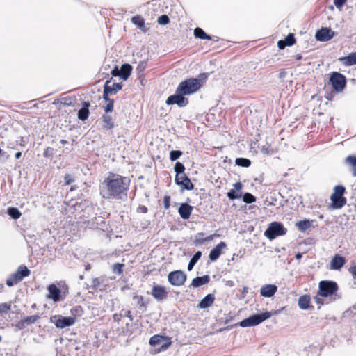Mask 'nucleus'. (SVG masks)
I'll return each instance as SVG.
<instances>
[{
  "instance_id": "60",
  "label": "nucleus",
  "mask_w": 356,
  "mask_h": 356,
  "mask_svg": "<svg viewBox=\"0 0 356 356\" xmlns=\"http://www.w3.org/2000/svg\"><path fill=\"white\" fill-rule=\"evenodd\" d=\"M277 47L280 49H284L286 47H288L287 44H286V43L284 42V40H279L278 42H277Z\"/></svg>"
},
{
  "instance_id": "30",
  "label": "nucleus",
  "mask_w": 356,
  "mask_h": 356,
  "mask_svg": "<svg viewBox=\"0 0 356 356\" xmlns=\"http://www.w3.org/2000/svg\"><path fill=\"white\" fill-rule=\"evenodd\" d=\"M104 279L102 277H96L92 280L91 288L93 290H103L106 285L103 284Z\"/></svg>"
},
{
  "instance_id": "56",
  "label": "nucleus",
  "mask_w": 356,
  "mask_h": 356,
  "mask_svg": "<svg viewBox=\"0 0 356 356\" xmlns=\"http://www.w3.org/2000/svg\"><path fill=\"white\" fill-rule=\"evenodd\" d=\"M64 181L66 185H70L74 181V179L70 175L66 174L64 177Z\"/></svg>"
},
{
  "instance_id": "19",
  "label": "nucleus",
  "mask_w": 356,
  "mask_h": 356,
  "mask_svg": "<svg viewBox=\"0 0 356 356\" xmlns=\"http://www.w3.org/2000/svg\"><path fill=\"white\" fill-rule=\"evenodd\" d=\"M133 300L136 302L138 309L141 313L146 311L147 305L149 304V300H145L143 296L137 294L133 296Z\"/></svg>"
},
{
  "instance_id": "23",
  "label": "nucleus",
  "mask_w": 356,
  "mask_h": 356,
  "mask_svg": "<svg viewBox=\"0 0 356 356\" xmlns=\"http://www.w3.org/2000/svg\"><path fill=\"white\" fill-rule=\"evenodd\" d=\"M209 281L210 277L208 275H205L202 277H197L193 279L191 286L194 288H197L209 283Z\"/></svg>"
},
{
  "instance_id": "44",
  "label": "nucleus",
  "mask_w": 356,
  "mask_h": 356,
  "mask_svg": "<svg viewBox=\"0 0 356 356\" xmlns=\"http://www.w3.org/2000/svg\"><path fill=\"white\" fill-rule=\"evenodd\" d=\"M243 201L247 204L253 203L256 201V197L250 193H245L243 195Z\"/></svg>"
},
{
  "instance_id": "40",
  "label": "nucleus",
  "mask_w": 356,
  "mask_h": 356,
  "mask_svg": "<svg viewBox=\"0 0 356 356\" xmlns=\"http://www.w3.org/2000/svg\"><path fill=\"white\" fill-rule=\"evenodd\" d=\"M8 214L15 220L19 218L21 212L15 207H9L7 211Z\"/></svg>"
},
{
  "instance_id": "43",
  "label": "nucleus",
  "mask_w": 356,
  "mask_h": 356,
  "mask_svg": "<svg viewBox=\"0 0 356 356\" xmlns=\"http://www.w3.org/2000/svg\"><path fill=\"white\" fill-rule=\"evenodd\" d=\"M261 152L264 154H266V155H272L275 152L274 149L271 147L270 145L268 143H266V145H264L261 147Z\"/></svg>"
},
{
  "instance_id": "18",
  "label": "nucleus",
  "mask_w": 356,
  "mask_h": 356,
  "mask_svg": "<svg viewBox=\"0 0 356 356\" xmlns=\"http://www.w3.org/2000/svg\"><path fill=\"white\" fill-rule=\"evenodd\" d=\"M346 263V259L343 257L336 254L331 260L330 268L332 270H340Z\"/></svg>"
},
{
  "instance_id": "1",
  "label": "nucleus",
  "mask_w": 356,
  "mask_h": 356,
  "mask_svg": "<svg viewBox=\"0 0 356 356\" xmlns=\"http://www.w3.org/2000/svg\"><path fill=\"white\" fill-rule=\"evenodd\" d=\"M130 186V180L118 174L109 173L99 186L102 198L108 200L126 201Z\"/></svg>"
},
{
  "instance_id": "8",
  "label": "nucleus",
  "mask_w": 356,
  "mask_h": 356,
  "mask_svg": "<svg viewBox=\"0 0 356 356\" xmlns=\"http://www.w3.org/2000/svg\"><path fill=\"white\" fill-rule=\"evenodd\" d=\"M50 322L54 323L57 328L63 329L73 325L76 322V318L74 316L54 315L50 318Z\"/></svg>"
},
{
  "instance_id": "36",
  "label": "nucleus",
  "mask_w": 356,
  "mask_h": 356,
  "mask_svg": "<svg viewBox=\"0 0 356 356\" xmlns=\"http://www.w3.org/2000/svg\"><path fill=\"white\" fill-rule=\"evenodd\" d=\"M166 338L161 335L155 334L152 336L149 339V344L152 346H156L160 345L163 341H164Z\"/></svg>"
},
{
  "instance_id": "7",
  "label": "nucleus",
  "mask_w": 356,
  "mask_h": 356,
  "mask_svg": "<svg viewBox=\"0 0 356 356\" xmlns=\"http://www.w3.org/2000/svg\"><path fill=\"white\" fill-rule=\"evenodd\" d=\"M286 233V229L281 222H273L269 224L268 228L264 232V235L270 240H273L276 237L283 236Z\"/></svg>"
},
{
  "instance_id": "37",
  "label": "nucleus",
  "mask_w": 356,
  "mask_h": 356,
  "mask_svg": "<svg viewBox=\"0 0 356 356\" xmlns=\"http://www.w3.org/2000/svg\"><path fill=\"white\" fill-rule=\"evenodd\" d=\"M131 22L133 24L136 25L140 29H141V30L144 29L145 20L141 16H140V15L134 16L131 18Z\"/></svg>"
},
{
  "instance_id": "31",
  "label": "nucleus",
  "mask_w": 356,
  "mask_h": 356,
  "mask_svg": "<svg viewBox=\"0 0 356 356\" xmlns=\"http://www.w3.org/2000/svg\"><path fill=\"white\" fill-rule=\"evenodd\" d=\"M22 279L19 277V275L15 272L11 274L8 278L6 280V284L8 286H13L19 282H21Z\"/></svg>"
},
{
  "instance_id": "59",
  "label": "nucleus",
  "mask_w": 356,
  "mask_h": 356,
  "mask_svg": "<svg viewBox=\"0 0 356 356\" xmlns=\"http://www.w3.org/2000/svg\"><path fill=\"white\" fill-rule=\"evenodd\" d=\"M120 69H118V67L116 66L115 67L112 71H111V74L113 75V76H120Z\"/></svg>"
},
{
  "instance_id": "25",
  "label": "nucleus",
  "mask_w": 356,
  "mask_h": 356,
  "mask_svg": "<svg viewBox=\"0 0 356 356\" xmlns=\"http://www.w3.org/2000/svg\"><path fill=\"white\" fill-rule=\"evenodd\" d=\"M214 296L213 294H207L199 303L197 307L201 309L209 307L214 301Z\"/></svg>"
},
{
  "instance_id": "5",
  "label": "nucleus",
  "mask_w": 356,
  "mask_h": 356,
  "mask_svg": "<svg viewBox=\"0 0 356 356\" xmlns=\"http://www.w3.org/2000/svg\"><path fill=\"white\" fill-rule=\"evenodd\" d=\"M271 316L272 313L270 312L255 314L241 321L239 325L243 327L255 326L268 319Z\"/></svg>"
},
{
  "instance_id": "21",
  "label": "nucleus",
  "mask_w": 356,
  "mask_h": 356,
  "mask_svg": "<svg viewBox=\"0 0 356 356\" xmlns=\"http://www.w3.org/2000/svg\"><path fill=\"white\" fill-rule=\"evenodd\" d=\"M90 106V104L88 102H83V106L78 111V118L81 121H85L88 119L90 111L89 108Z\"/></svg>"
},
{
  "instance_id": "63",
  "label": "nucleus",
  "mask_w": 356,
  "mask_h": 356,
  "mask_svg": "<svg viewBox=\"0 0 356 356\" xmlns=\"http://www.w3.org/2000/svg\"><path fill=\"white\" fill-rule=\"evenodd\" d=\"M349 271L353 277H356V265L351 266Z\"/></svg>"
},
{
  "instance_id": "12",
  "label": "nucleus",
  "mask_w": 356,
  "mask_h": 356,
  "mask_svg": "<svg viewBox=\"0 0 356 356\" xmlns=\"http://www.w3.org/2000/svg\"><path fill=\"white\" fill-rule=\"evenodd\" d=\"M168 292L165 287L160 285H154L151 295L158 302H162L168 298Z\"/></svg>"
},
{
  "instance_id": "53",
  "label": "nucleus",
  "mask_w": 356,
  "mask_h": 356,
  "mask_svg": "<svg viewBox=\"0 0 356 356\" xmlns=\"http://www.w3.org/2000/svg\"><path fill=\"white\" fill-rule=\"evenodd\" d=\"M157 22L161 25H166L170 22V18L167 15H162L159 17Z\"/></svg>"
},
{
  "instance_id": "13",
  "label": "nucleus",
  "mask_w": 356,
  "mask_h": 356,
  "mask_svg": "<svg viewBox=\"0 0 356 356\" xmlns=\"http://www.w3.org/2000/svg\"><path fill=\"white\" fill-rule=\"evenodd\" d=\"M175 181L176 184L180 186L184 190L191 191L194 188V185L185 173L176 176Z\"/></svg>"
},
{
  "instance_id": "41",
  "label": "nucleus",
  "mask_w": 356,
  "mask_h": 356,
  "mask_svg": "<svg viewBox=\"0 0 356 356\" xmlns=\"http://www.w3.org/2000/svg\"><path fill=\"white\" fill-rule=\"evenodd\" d=\"M236 165L248 168L251 165V161L246 158H237L235 161Z\"/></svg>"
},
{
  "instance_id": "6",
  "label": "nucleus",
  "mask_w": 356,
  "mask_h": 356,
  "mask_svg": "<svg viewBox=\"0 0 356 356\" xmlns=\"http://www.w3.org/2000/svg\"><path fill=\"white\" fill-rule=\"evenodd\" d=\"M329 83L337 92H342L346 86V77L338 72H332L330 74Z\"/></svg>"
},
{
  "instance_id": "27",
  "label": "nucleus",
  "mask_w": 356,
  "mask_h": 356,
  "mask_svg": "<svg viewBox=\"0 0 356 356\" xmlns=\"http://www.w3.org/2000/svg\"><path fill=\"white\" fill-rule=\"evenodd\" d=\"M132 71V66L130 64L124 63L120 67V78L127 80Z\"/></svg>"
},
{
  "instance_id": "22",
  "label": "nucleus",
  "mask_w": 356,
  "mask_h": 356,
  "mask_svg": "<svg viewBox=\"0 0 356 356\" xmlns=\"http://www.w3.org/2000/svg\"><path fill=\"white\" fill-rule=\"evenodd\" d=\"M330 200L334 209H341L346 204V199L344 197L331 195Z\"/></svg>"
},
{
  "instance_id": "28",
  "label": "nucleus",
  "mask_w": 356,
  "mask_h": 356,
  "mask_svg": "<svg viewBox=\"0 0 356 356\" xmlns=\"http://www.w3.org/2000/svg\"><path fill=\"white\" fill-rule=\"evenodd\" d=\"M213 238V235H210V236L206 237L205 234L201 232V233H198L195 235V240H194L193 243L195 245H198L203 244L205 241H211Z\"/></svg>"
},
{
  "instance_id": "47",
  "label": "nucleus",
  "mask_w": 356,
  "mask_h": 356,
  "mask_svg": "<svg viewBox=\"0 0 356 356\" xmlns=\"http://www.w3.org/2000/svg\"><path fill=\"white\" fill-rule=\"evenodd\" d=\"M227 195L229 197V199L232 200H236V199H239V198L241 197V194L238 191H236L233 190V189L230 190L227 193Z\"/></svg>"
},
{
  "instance_id": "2",
  "label": "nucleus",
  "mask_w": 356,
  "mask_h": 356,
  "mask_svg": "<svg viewBox=\"0 0 356 356\" xmlns=\"http://www.w3.org/2000/svg\"><path fill=\"white\" fill-rule=\"evenodd\" d=\"M208 77L206 73H202L198 78H190L181 82L177 88V92L189 95L196 92Z\"/></svg>"
},
{
  "instance_id": "14",
  "label": "nucleus",
  "mask_w": 356,
  "mask_h": 356,
  "mask_svg": "<svg viewBox=\"0 0 356 356\" xmlns=\"http://www.w3.org/2000/svg\"><path fill=\"white\" fill-rule=\"evenodd\" d=\"M47 290L49 292L47 296L48 298L52 300L55 302H57L60 300L61 291L55 284H51L49 285Z\"/></svg>"
},
{
  "instance_id": "3",
  "label": "nucleus",
  "mask_w": 356,
  "mask_h": 356,
  "mask_svg": "<svg viewBox=\"0 0 356 356\" xmlns=\"http://www.w3.org/2000/svg\"><path fill=\"white\" fill-rule=\"evenodd\" d=\"M111 83V80H108L105 82L104 86L103 99L105 101H109V103L106 104V106L104 107L105 113H111L113 110L114 101L113 99L109 98V95H112L113 93L115 94L122 88V82L113 83L112 85H110Z\"/></svg>"
},
{
  "instance_id": "58",
  "label": "nucleus",
  "mask_w": 356,
  "mask_h": 356,
  "mask_svg": "<svg viewBox=\"0 0 356 356\" xmlns=\"http://www.w3.org/2000/svg\"><path fill=\"white\" fill-rule=\"evenodd\" d=\"M26 323L24 322V319H21L19 321H18L16 324V327L18 329V330H23L26 327Z\"/></svg>"
},
{
  "instance_id": "64",
  "label": "nucleus",
  "mask_w": 356,
  "mask_h": 356,
  "mask_svg": "<svg viewBox=\"0 0 356 356\" xmlns=\"http://www.w3.org/2000/svg\"><path fill=\"white\" fill-rule=\"evenodd\" d=\"M125 316L128 317L131 321L134 320V318L131 315V311L128 310L125 312Z\"/></svg>"
},
{
  "instance_id": "26",
  "label": "nucleus",
  "mask_w": 356,
  "mask_h": 356,
  "mask_svg": "<svg viewBox=\"0 0 356 356\" xmlns=\"http://www.w3.org/2000/svg\"><path fill=\"white\" fill-rule=\"evenodd\" d=\"M311 298L309 295H302L300 296L298 302V307L303 309L306 310L309 308Z\"/></svg>"
},
{
  "instance_id": "34",
  "label": "nucleus",
  "mask_w": 356,
  "mask_h": 356,
  "mask_svg": "<svg viewBox=\"0 0 356 356\" xmlns=\"http://www.w3.org/2000/svg\"><path fill=\"white\" fill-rule=\"evenodd\" d=\"M296 226L298 230L305 232L312 227V222L309 220H300L296 222Z\"/></svg>"
},
{
  "instance_id": "20",
  "label": "nucleus",
  "mask_w": 356,
  "mask_h": 356,
  "mask_svg": "<svg viewBox=\"0 0 356 356\" xmlns=\"http://www.w3.org/2000/svg\"><path fill=\"white\" fill-rule=\"evenodd\" d=\"M339 61L344 66L356 65V51L352 52L346 56L339 58Z\"/></svg>"
},
{
  "instance_id": "45",
  "label": "nucleus",
  "mask_w": 356,
  "mask_h": 356,
  "mask_svg": "<svg viewBox=\"0 0 356 356\" xmlns=\"http://www.w3.org/2000/svg\"><path fill=\"white\" fill-rule=\"evenodd\" d=\"M40 318V316L39 315H33L27 316L23 319L24 320V322L26 323V325H29L35 323Z\"/></svg>"
},
{
  "instance_id": "32",
  "label": "nucleus",
  "mask_w": 356,
  "mask_h": 356,
  "mask_svg": "<svg viewBox=\"0 0 356 356\" xmlns=\"http://www.w3.org/2000/svg\"><path fill=\"white\" fill-rule=\"evenodd\" d=\"M346 163L351 166V172L353 176H356V156L350 155L346 159Z\"/></svg>"
},
{
  "instance_id": "24",
  "label": "nucleus",
  "mask_w": 356,
  "mask_h": 356,
  "mask_svg": "<svg viewBox=\"0 0 356 356\" xmlns=\"http://www.w3.org/2000/svg\"><path fill=\"white\" fill-rule=\"evenodd\" d=\"M108 113H106L102 117V128L106 130H111L114 127V122L111 115H108Z\"/></svg>"
},
{
  "instance_id": "52",
  "label": "nucleus",
  "mask_w": 356,
  "mask_h": 356,
  "mask_svg": "<svg viewBox=\"0 0 356 356\" xmlns=\"http://www.w3.org/2000/svg\"><path fill=\"white\" fill-rule=\"evenodd\" d=\"M83 310L81 306H76L71 309V313L75 317L76 316H81L83 314Z\"/></svg>"
},
{
  "instance_id": "29",
  "label": "nucleus",
  "mask_w": 356,
  "mask_h": 356,
  "mask_svg": "<svg viewBox=\"0 0 356 356\" xmlns=\"http://www.w3.org/2000/svg\"><path fill=\"white\" fill-rule=\"evenodd\" d=\"M194 36L202 40H211V36L208 35L202 29L197 27L194 29Z\"/></svg>"
},
{
  "instance_id": "9",
  "label": "nucleus",
  "mask_w": 356,
  "mask_h": 356,
  "mask_svg": "<svg viewBox=\"0 0 356 356\" xmlns=\"http://www.w3.org/2000/svg\"><path fill=\"white\" fill-rule=\"evenodd\" d=\"M168 282L175 286H181L186 280V274L180 270L170 272L168 275Z\"/></svg>"
},
{
  "instance_id": "57",
  "label": "nucleus",
  "mask_w": 356,
  "mask_h": 356,
  "mask_svg": "<svg viewBox=\"0 0 356 356\" xmlns=\"http://www.w3.org/2000/svg\"><path fill=\"white\" fill-rule=\"evenodd\" d=\"M346 1L347 0H334V4L337 8L340 9Z\"/></svg>"
},
{
  "instance_id": "16",
  "label": "nucleus",
  "mask_w": 356,
  "mask_h": 356,
  "mask_svg": "<svg viewBox=\"0 0 356 356\" xmlns=\"http://www.w3.org/2000/svg\"><path fill=\"white\" fill-rule=\"evenodd\" d=\"M277 291V287L275 284H266L261 286L260 294L265 298H270L275 295Z\"/></svg>"
},
{
  "instance_id": "33",
  "label": "nucleus",
  "mask_w": 356,
  "mask_h": 356,
  "mask_svg": "<svg viewBox=\"0 0 356 356\" xmlns=\"http://www.w3.org/2000/svg\"><path fill=\"white\" fill-rule=\"evenodd\" d=\"M105 224V221L104 218L102 217H95L94 219H92L91 221L89 222V225L92 229L99 228L103 226Z\"/></svg>"
},
{
  "instance_id": "48",
  "label": "nucleus",
  "mask_w": 356,
  "mask_h": 356,
  "mask_svg": "<svg viewBox=\"0 0 356 356\" xmlns=\"http://www.w3.org/2000/svg\"><path fill=\"white\" fill-rule=\"evenodd\" d=\"M124 264L116 263L112 267L113 273L117 275H121L123 272Z\"/></svg>"
},
{
  "instance_id": "54",
  "label": "nucleus",
  "mask_w": 356,
  "mask_h": 356,
  "mask_svg": "<svg viewBox=\"0 0 356 356\" xmlns=\"http://www.w3.org/2000/svg\"><path fill=\"white\" fill-rule=\"evenodd\" d=\"M147 65V60H143L139 63L136 67V70L138 74H143L146 69Z\"/></svg>"
},
{
  "instance_id": "10",
  "label": "nucleus",
  "mask_w": 356,
  "mask_h": 356,
  "mask_svg": "<svg viewBox=\"0 0 356 356\" xmlns=\"http://www.w3.org/2000/svg\"><path fill=\"white\" fill-rule=\"evenodd\" d=\"M168 105L177 104L179 107H185L188 104V100L184 94L175 92V94L170 95L166 99Z\"/></svg>"
},
{
  "instance_id": "55",
  "label": "nucleus",
  "mask_w": 356,
  "mask_h": 356,
  "mask_svg": "<svg viewBox=\"0 0 356 356\" xmlns=\"http://www.w3.org/2000/svg\"><path fill=\"white\" fill-rule=\"evenodd\" d=\"M163 204L165 209H168L170 207V197L165 195L163 197Z\"/></svg>"
},
{
  "instance_id": "38",
  "label": "nucleus",
  "mask_w": 356,
  "mask_h": 356,
  "mask_svg": "<svg viewBox=\"0 0 356 356\" xmlns=\"http://www.w3.org/2000/svg\"><path fill=\"white\" fill-rule=\"evenodd\" d=\"M58 103L65 106H72L75 102V98L71 96L62 97L58 100Z\"/></svg>"
},
{
  "instance_id": "61",
  "label": "nucleus",
  "mask_w": 356,
  "mask_h": 356,
  "mask_svg": "<svg viewBox=\"0 0 356 356\" xmlns=\"http://www.w3.org/2000/svg\"><path fill=\"white\" fill-rule=\"evenodd\" d=\"M234 190L236 191H239L243 188V184L241 182H236L234 184Z\"/></svg>"
},
{
  "instance_id": "51",
  "label": "nucleus",
  "mask_w": 356,
  "mask_h": 356,
  "mask_svg": "<svg viewBox=\"0 0 356 356\" xmlns=\"http://www.w3.org/2000/svg\"><path fill=\"white\" fill-rule=\"evenodd\" d=\"M346 188L344 186L338 185L334 187V192L332 195H336L337 196L343 197Z\"/></svg>"
},
{
  "instance_id": "4",
  "label": "nucleus",
  "mask_w": 356,
  "mask_h": 356,
  "mask_svg": "<svg viewBox=\"0 0 356 356\" xmlns=\"http://www.w3.org/2000/svg\"><path fill=\"white\" fill-rule=\"evenodd\" d=\"M338 284L332 280H322L319 282L318 294L322 297H332L334 300L339 298L337 291L338 290Z\"/></svg>"
},
{
  "instance_id": "35",
  "label": "nucleus",
  "mask_w": 356,
  "mask_h": 356,
  "mask_svg": "<svg viewBox=\"0 0 356 356\" xmlns=\"http://www.w3.org/2000/svg\"><path fill=\"white\" fill-rule=\"evenodd\" d=\"M201 256H202V252L201 251H197V252H196L193 254V256L190 259L189 263L188 264V270L189 271L192 270V269L193 268L194 266L196 264V263L200 259Z\"/></svg>"
},
{
  "instance_id": "50",
  "label": "nucleus",
  "mask_w": 356,
  "mask_h": 356,
  "mask_svg": "<svg viewBox=\"0 0 356 356\" xmlns=\"http://www.w3.org/2000/svg\"><path fill=\"white\" fill-rule=\"evenodd\" d=\"M182 152L180 150H172L170 152V159L172 161L177 160L181 155Z\"/></svg>"
},
{
  "instance_id": "46",
  "label": "nucleus",
  "mask_w": 356,
  "mask_h": 356,
  "mask_svg": "<svg viewBox=\"0 0 356 356\" xmlns=\"http://www.w3.org/2000/svg\"><path fill=\"white\" fill-rule=\"evenodd\" d=\"M11 309V302H4L0 304V313L2 314H7Z\"/></svg>"
},
{
  "instance_id": "17",
  "label": "nucleus",
  "mask_w": 356,
  "mask_h": 356,
  "mask_svg": "<svg viewBox=\"0 0 356 356\" xmlns=\"http://www.w3.org/2000/svg\"><path fill=\"white\" fill-rule=\"evenodd\" d=\"M193 210V207L188 203H182L178 209V212L181 218L187 220L190 218Z\"/></svg>"
},
{
  "instance_id": "15",
  "label": "nucleus",
  "mask_w": 356,
  "mask_h": 356,
  "mask_svg": "<svg viewBox=\"0 0 356 356\" xmlns=\"http://www.w3.org/2000/svg\"><path fill=\"white\" fill-rule=\"evenodd\" d=\"M227 246L226 243L223 241L219 243L215 248H213L209 255V259L212 261L217 260L222 254V249Z\"/></svg>"
},
{
  "instance_id": "62",
  "label": "nucleus",
  "mask_w": 356,
  "mask_h": 356,
  "mask_svg": "<svg viewBox=\"0 0 356 356\" xmlns=\"http://www.w3.org/2000/svg\"><path fill=\"white\" fill-rule=\"evenodd\" d=\"M147 208L144 205H140L138 208V211L141 212L143 213H146L147 212Z\"/></svg>"
},
{
  "instance_id": "42",
  "label": "nucleus",
  "mask_w": 356,
  "mask_h": 356,
  "mask_svg": "<svg viewBox=\"0 0 356 356\" xmlns=\"http://www.w3.org/2000/svg\"><path fill=\"white\" fill-rule=\"evenodd\" d=\"M175 172H176V176H179L180 175L184 174L185 166L181 162H177L174 167Z\"/></svg>"
},
{
  "instance_id": "11",
  "label": "nucleus",
  "mask_w": 356,
  "mask_h": 356,
  "mask_svg": "<svg viewBox=\"0 0 356 356\" xmlns=\"http://www.w3.org/2000/svg\"><path fill=\"white\" fill-rule=\"evenodd\" d=\"M335 35V32L332 31L330 28L323 27L316 31L315 38L317 41L327 42L333 38Z\"/></svg>"
},
{
  "instance_id": "49",
  "label": "nucleus",
  "mask_w": 356,
  "mask_h": 356,
  "mask_svg": "<svg viewBox=\"0 0 356 356\" xmlns=\"http://www.w3.org/2000/svg\"><path fill=\"white\" fill-rule=\"evenodd\" d=\"M288 47L292 46L296 43V38L293 33H289L284 40Z\"/></svg>"
},
{
  "instance_id": "39",
  "label": "nucleus",
  "mask_w": 356,
  "mask_h": 356,
  "mask_svg": "<svg viewBox=\"0 0 356 356\" xmlns=\"http://www.w3.org/2000/svg\"><path fill=\"white\" fill-rule=\"evenodd\" d=\"M16 273L23 280L24 277H28L30 275L31 271L26 266L21 265L18 267Z\"/></svg>"
}]
</instances>
